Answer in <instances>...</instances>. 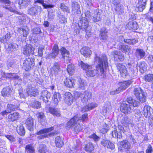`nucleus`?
I'll return each instance as SVG.
<instances>
[{
	"label": "nucleus",
	"instance_id": "obj_1",
	"mask_svg": "<svg viewBox=\"0 0 153 153\" xmlns=\"http://www.w3.org/2000/svg\"><path fill=\"white\" fill-rule=\"evenodd\" d=\"M94 57L95 63L97 64L96 69L95 70L92 68V66L86 71V75L88 76L93 77L99 73V71L101 74H103L105 70L108 67L107 58L105 54L99 55L95 53Z\"/></svg>",
	"mask_w": 153,
	"mask_h": 153
},
{
	"label": "nucleus",
	"instance_id": "obj_2",
	"mask_svg": "<svg viewBox=\"0 0 153 153\" xmlns=\"http://www.w3.org/2000/svg\"><path fill=\"white\" fill-rule=\"evenodd\" d=\"M53 129V128L52 127L40 130L37 133V135H39L37 137V138L39 140L42 139L47 137L48 135L49 136L53 135L54 133L53 132L49 133L48 134V133L51 132Z\"/></svg>",
	"mask_w": 153,
	"mask_h": 153
},
{
	"label": "nucleus",
	"instance_id": "obj_3",
	"mask_svg": "<svg viewBox=\"0 0 153 153\" xmlns=\"http://www.w3.org/2000/svg\"><path fill=\"white\" fill-rule=\"evenodd\" d=\"M34 59L28 58L22 61V67L25 70L28 71L33 68L35 65Z\"/></svg>",
	"mask_w": 153,
	"mask_h": 153
},
{
	"label": "nucleus",
	"instance_id": "obj_4",
	"mask_svg": "<svg viewBox=\"0 0 153 153\" xmlns=\"http://www.w3.org/2000/svg\"><path fill=\"white\" fill-rule=\"evenodd\" d=\"M42 11V9L40 6L34 5L28 9L27 13L31 16H35L38 13H40Z\"/></svg>",
	"mask_w": 153,
	"mask_h": 153
},
{
	"label": "nucleus",
	"instance_id": "obj_5",
	"mask_svg": "<svg viewBox=\"0 0 153 153\" xmlns=\"http://www.w3.org/2000/svg\"><path fill=\"white\" fill-rule=\"evenodd\" d=\"M87 114H85L82 116V119H80L76 115L71 118L68 122V124H80V122L84 121L87 117Z\"/></svg>",
	"mask_w": 153,
	"mask_h": 153
},
{
	"label": "nucleus",
	"instance_id": "obj_6",
	"mask_svg": "<svg viewBox=\"0 0 153 153\" xmlns=\"http://www.w3.org/2000/svg\"><path fill=\"white\" fill-rule=\"evenodd\" d=\"M27 95L30 97H35L37 95L38 92L37 89L35 87H33L31 85H29L26 89Z\"/></svg>",
	"mask_w": 153,
	"mask_h": 153
},
{
	"label": "nucleus",
	"instance_id": "obj_7",
	"mask_svg": "<svg viewBox=\"0 0 153 153\" xmlns=\"http://www.w3.org/2000/svg\"><path fill=\"white\" fill-rule=\"evenodd\" d=\"M99 37L103 42H106L108 38V30L105 27L101 28L100 30Z\"/></svg>",
	"mask_w": 153,
	"mask_h": 153
},
{
	"label": "nucleus",
	"instance_id": "obj_8",
	"mask_svg": "<svg viewBox=\"0 0 153 153\" xmlns=\"http://www.w3.org/2000/svg\"><path fill=\"white\" fill-rule=\"evenodd\" d=\"M79 28L82 30H85L86 33L88 32V30L87 29H89V27H88V22L87 20V19L84 18H82L81 20H80L78 23Z\"/></svg>",
	"mask_w": 153,
	"mask_h": 153
},
{
	"label": "nucleus",
	"instance_id": "obj_9",
	"mask_svg": "<svg viewBox=\"0 0 153 153\" xmlns=\"http://www.w3.org/2000/svg\"><path fill=\"white\" fill-rule=\"evenodd\" d=\"M116 66L117 69L120 71L121 76L123 78L126 77L128 73L125 66L122 64L118 63L116 64Z\"/></svg>",
	"mask_w": 153,
	"mask_h": 153
},
{
	"label": "nucleus",
	"instance_id": "obj_10",
	"mask_svg": "<svg viewBox=\"0 0 153 153\" xmlns=\"http://www.w3.org/2000/svg\"><path fill=\"white\" fill-rule=\"evenodd\" d=\"M102 12L101 10L97 9L94 12V15L92 19L93 21L94 22L100 21L101 20Z\"/></svg>",
	"mask_w": 153,
	"mask_h": 153
},
{
	"label": "nucleus",
	"instance_id": "obj_11",
	"mask_svg": "<svg viewBox=\"0 0 153 153\" xmlns=\"http://www.w3.org/2000/svg\"><path fill=\"white\" fill-rule=\"evenodd\" d=\"M81 96V101L83 103H86L88 100L91 98L92 93L91 92L88 91L82 92Z\"/></svg>",
	"mask_w": 153,
	"mask_h": 153
},
{
	"label": "nucleus",
	"instance_id": "obj_12",
	"mask_svg": "<svg viewBox=\"0 0 153 153\" xmlns=\"http://www.w3.org/2000/svg\"><path fill=\"white\" fill-rule=\"evenodd\" d=\"M6 50L8 53H11L16 51L18 48V46L14 43H10L5 45Z\"/></svg>",
	"mask_w": 153,
	"mask_h": 153
},
{
	"label": "nucleus",
	"instance_id": "obj_13",
	"mask_svg": "<svg viewBox=\"0 0 153 153\" xmlns=\"http://www.w3.org/2000/svg\"><path fill=\"white\" fill-rule=\"evenodd\" d=\"M131 109V105L126 103H122L121 104L120 110L124 114H129Z\"/></svg>",
	"mask_w": 153,
	"mask_h": 153
},
{
	"label": "nucleus",
	"instance_id": "obj_14",
	"mask_svg": "<svg viewBox=\"0 0 153 153\" xmlns=\"http://www.w3.org/2000/svg\"><path fill=\"white\" fill-rule=\"evenodd\" d=\"M35 48L33 47L31 45H26L23 48V53L25 55L28 56L30 54H34Z\"/></svg>",
	"mask_w": 153,
	"mask_h": 153
},
{
	"label": "nucleus",
	"instance_id": "obj_15",
	"mask_svg": "<svg viewBox=\"0 0 153 153\" xmlns=\"http://www.w3.org/2000/svg\"><path fill=\"white\" fill-rule=\"evenodd\" d=\"M101 144L104 147L110 149L111 150L114 149L115 148L114 144L108 140H102L101 141Z\"/></svg>",
	"mask_w": 153,
	"mask_h": 153
},
{
	"label": "nucleus",
	"instance_id": "obj_16",
	"mask_svg": "<svg viewBox=\"0 0 153 153\" xmlns=\"http://www.w3.org/2000/svg\"><path fill=\"white\" fill-rule=\"evenodd\" d=\"M132 82L131 80H129L120 82L119 84L120 86L118 88V90H117L118 91V92H120L125 90L131 83Z\"/></svg>",
	"mask_w": 153,
	"mask_h": 153
},
{
	"label": "nucleus",
	"instance_id": "obj_17",
	"mask_svg": "<svg viewBox=\"0 0 153 153\" xmlns=\"http://www.w3.org/2000/svg\"><path fill=\"white\" fill-rule=\"evenodd\" d=\"M65 102L68 105H70L72 103L73 101V97L69 92H66L64 95Z\"/></svg>",
	"mask_w": 153,
	"mask_h": 153
},
{
	"label": "nucleus",
	"instance_id": "obj_18",
	"mask_svg": "<svg viewBox=\"0 0 153 153\" xmlns=\"http://www.w3.org/2000/svg\"><path fill=\"white\" fill-rule=\"evenodd\" d=\"M72 11L74 13L79 14L81 13V10L79 4L77 2L74 1L71 4Z\"/></svg>",
	"mask_w": 153,
	"mask_h": 153
},
{
	"label": "nucleus",
	"instance_id": "obj_19",
	"mask_svg": "<svg viewBox=\"0 0 153 153\" xmlns=\"http://www.w3.org/2000/svg\"><path fill=\"white\" fill-rule=\"evenodd\" d=\"M40 97L41 99L45 102H48V99L50 98L51 94L50 93L48 92L47 90L42 91L41 92Z\"/></svg>",
	"mask_w": 153,
	"mask_h": 153
},
{
	"label": "nucleus",
	"instance_id": "obj_20",
	"mask_svg": "<svg viewBox=\"0 0 153 153\" xmlns=\"http://www.w3.org/2000/svg\"><path fill=\"white\" fill-rule=\"evenodd\" d=\"M62 97L60 94L58 92H55L53 95V101L54 106H56L59 102L61 100Z\"/></svg>",
	"mask_w": 153,
	"mask_h": 153
},
{
	"label": "nucleus",
	"instance_id": "obj_21",
	"mask_svg": "<svg viewBox=\"0 0 153 153\" xmlns=\"http://www.w3.org/2000/svg\"><path fill=\"white\" fill-rule=\"evenodd\" d=\"M18 32L22 34L24 37H26L28 34V28L26 26H23L18 29Z\"/></svg>",
	"mask_w": 153,
	"mask_h": 153
},
{
	"label": "nucleus",
	"instance_id": "obj_22",
	"mask_svg": "<svg viewBox=\"0 0 153 153\" xmlns=\"http://www.w3.org/2000/svg\"><path fill=\"white\" fill-rule=\"evenodd\" d=\"M143 114L145 117H150L153 113L152 109L149 106H145L144 108Z\"/></svg>",
	"mask_w": 153,
	"mask_h": 153
},
{
	"label": "nucleus",
	"instance_id": "obj_23",
	"mask_svg": "<svg viewBox=\"0 0 153 153\" xmlns=\"http://www.w3.org/2000/svg\"><path fill=\"white\" fill-rule=\"evenodd\" d=\"M60 70L59 64L57 62H55L52 68L51 72L52 74L55 76L57 75L60 71Z\"/></svg>",
	"mask_w": 153,
	"mask_h": 153
},
{
	"label": "nucleus",
	"instance_id": "obj_24",
	"mask_svg": "<svg viewBox=\"0 0 153 153\" xmlns=\"http://www.w3.org/2000/svg\"><path fill=\"white\" fill-rule=\"evenodd\" d=\"M80 52L85 57H88L91 54V50L88 47H85L82 48L80 50Z\"/></svg>",
	"mask_w": 153,
	"mask_h": 153
},
{
	"label": "nucleus",
	"instance_id": "obj_25",
	"mask_svg": "<svg viewBox=\"0 0 153 153\" xmlns=\"http://www.w3.org/2000/svg\"><path fill=\"white\" fill-rule=\"evenodd\" d=\"M117 120L120 123L124 124H129L131 123L130 120L127 117L119 116L117 118Z\"/></svg>",
	"mask_w": 153,
	"mask_h": 153
},
{
	"label": "nucleus",
	"instance_id": "obj_26",
	"mask_svg": "<svg viewBox=\"0 0 153 153\" xmlns=\"http://www.w3.org/2000/svg\"><path fill=\"white\" fill-rule=\"evenodd\" d=\"M75 81L72 79L66 78L64 81V83L67 87L68 88H72L75 84Z\"/></svg>",
	"mask_w": 153,
	"mask_h": 153
},
{
	"label": "nucleus",
	"instance_id": "obj_27",
	"mask_svg": "<svg viewBox=\"0 0 153 153\" xmlns=\"http://www.w3.org/2000/svg\"><path fill=\"white\" fill-rule=\"evenodd\" d=\"M134 93L136 97H138V96L142 95V96H145V92L139 87L135 88L134 90Z\"/></svg>",
	"mask_w": 153,
	"mask_h": 153
},
{
	"label": "nucleus",
	"instance_id": "obj_28",
	"mask_svg": "<svg viewBox=\"0 0 153 153\" xmlns=\"http://www.w3.org/2000/svg\"><path fill=\"white\" fill-rule=\"evenodd\" d=\"M126 27L129 30L132 29L135 30L137 29L138 28V25L136 22H129L126 25Z\"/></svg>",
	"mask_w": 153,
	"mask_h": 153
},
{
	"label": "nucleus",
	"instance_id": "obj_29",
	"mask_svg": "<svg viewBox=\"0 0 153 153\" xmlns=\"http://www.w3.org/2000/svg\"><path fill=\"white\" fill-rule=\"evenodd\" d=\"M17 102L16 101V102H15L14 104H8L7 105V109L9 111H10V112L12 111H15L19 108V105Z\"/></svg>",
	"mask_w": 153,
	"mask_h": 153
},
{
	"label": "nucleus",
	"instance_id": "obj_30",
	"mask_svg": "<svg viewBox=\"0 0 153 153\" xmlns=\"http://www.w3.org/2000/svg\"><path fill=\"white\" fill-rule=\"evenodd\" d=\"M145 53L143 49H137L135 52L136 57L138 59H141L144 57Z\"/></svg>",
	"mask_w": 153,
	"mask_h": 153
},
{
	"label": "nucleus",
	"instance_id": "obj_31",
	"mask_svg": "<svg viewBox=\"0 0 153 153\" xmlns=\"http://www.w3.org/2000/svg\"><path fill=\"white\" fill-rule=\"evenodd\" d=\"M48 110L49 112L53 115L57 117L60 116V111L58 108L53 107H50Z\"/></svg>",
	"mask_w": 153,
	"mask_h": 153
},
{
	"label": "nucleus",
	"instance_id": "obj_32",
	"mask_svg": "<svg viewBox=\"0 0 153 153\" xmlns=\"http://www.w3.org/2000/svg\"><path fill=\"white\" fill-rule=\"evenodd\" d=\"M52 51V52L49 54V56L51 58H55L56 56H57L59 52V50L57 45H54Z\"/></svg>",
	"mask_w": 153,
	"mask_h": 153
},
{
	"label": "nucleus",
	"instance_id": "obj_33",
	"mask_svg": "<svg viewBox=\"0 0 153 153\" xmlns=\"http://www.w3.org/2000/svg\"><path fill=\"white\" fill-rule=\"evenodd\" d=\"M117 48L123 53H126L130 50V48L128 46L122 45L120 44L118 45Z\"/></svg>",
	"mask_w": 153,
	"mask_h": 153
},
{
	"label": "nucleus",
	"instance_id": "obj_34",
	"mask_svg": "<svg viewBox=\"0 0 153 153\" xmlns=\"http://www.w3.org/2000/svg\"><path fill=\"white\" fill-rule=\"evenodd\" d=\"M11 91V89L9 87L4 88L1 91L2 95L4 97H8L10 95Z\"/></svg>",
	"mask_w": 153,
	"mask_h": 153
},
{
	"label": "nucleus",
	"instance_id": "obj_35",
	"mask_svg": "<svg viewBox=\"0 0 153 153\" xmlns=\"http://www.w3.org/2000/svg\"><path fill=\"white\" fill-rule=\"evenodd\" d=\"M44 0H36L34 1V4L39 3L42 5L44 8H53L54 7V5L52 4H47L44 3Z\"/></svg>",
	"mask_w": 153,
	"mask_h": 153
},
{
	"label": "nucleus",
	"instance_id": "obj_36",
	"mask_svg": "<svg viewBox=\"0 0 153 153\" xmlns=\"http://www.w3.org/2000/svg\"><path fill=\"white\" fill-rule=\"evenodd\" d=\"M94 147L93 144L90 142L85 144L84 148L85 150L87 152H90L94 150Z\"/></svg>",
	"mask_w": 153,
	"mask_h": 153
},
{
	"label": "nucleus",
	"instance_id": "obj_37",
	"mask_svg": "<svg viewBox=\"0 0 153 153\" xmlns=\"http://www.w3.org/2000/svg\"><path fill=\"white\" fill-rule=\"evenodd\" d=\"M30 1V0H19L18 4L20 8L22 9L27 6Z\"/></svg>",
	"mask_w": 153,
	"mask_h": 153
},
{
	"label": "nucleus",
	"instance_id": "obj_38",
	"mask_svg": "<svg viewBox=\"0 0 153 153\" xmlns=\"http://www.w3.org/2000/svg\"><path fill=\"white\" fill-rule=\"evenodd\" d=\"M137 69L138 67L140 68V71L142 72V71H145L146 70L147 68V64L144 62H141L140 63H138L137 65Z\"/></svg>",
	"mask_w": 153,
	"mask_h": 153
},
{
	"label": "nucleus",
	"instance_id": "obj_39",
	"mask_svg": "<svg viewBox=\"0 0 153 153\" xmlns=\"http://www.w3.org/2000/svg\"><path fill=\"white\" fill-rule=\"evenodd\" d=\"M19 113L16 112L9 115L8 118L12 121H13L17 120L19 117Z\"/></svg>",
	"mask_w": 153,
	"mask_h": 153
},
{
	"label": "nucleus",
	"instance_id": "obj_40",
	"mask_svg": "<svg viewBox=\"0 0 153 153\" xmlns=\"http://www.w3.org/2000/svg\"><path fill=\"white\" fill-rule=\"evenodd\" d=\"M115 8V11L118 15L122 14L124 13L123 6L122 5H117Z\"/></svg>",
	"mask_w": 153,
	"mask_h": 153
},
{
	"label": "nucleus",
	"instance_id": "obj_41",
	"mask_svg": "<svg viewBox=\"0 0 153 153\" xmlns=\"http://www.w3.org/2000/svg\"><path fill=\"white\" fill-rule=\"evenodd\" d=\"M29 103L30 107L37 109L39 108L41 106L40 103L36 100L32 101Z\"/></svg>",
	"mask_w": 153,
	"mask_h": 153
},
{
	"label": "nucleus",
	"instance_id": "obj_42",
	"mask_svg": "<svg viewBox=\"0 0 153 153\" xmlns=\"http://www.w3.org/2000/svg\"><path fill=\"white\" fill-rule=\"evenodd\" d=\"M120 144L122 147L125 149H128L130 148L131 144L127 140H123L120 142Z\"/></svg>",
	"mask_w": 153,
	"mask_h": 153
},
{
	"label": "nucleus",
	"instance_id": "obj_43",
	"mask_svg": "<svg viewBox=\"0 0 153 153\" xmlns=\"http://www.w3.org/2000/svg\"><path fill=\"white\" fill-rule=\"evenodd\" d=\"M11 36V34L10 33H7L3 37L0 38V41L4 43H6Z\"/></svg>",
	"mask_w": 153,
	"mask_h": 153
},
{
	"label": "nucleus",
	"instance_id": "obj_44",
	"mask_svg": "<svg viewBox=\"0 0 153 153\" xmlns=\"http://www.w3.org/2000/svg\"><path fill=\"white\" fill-rule=\"evenodd\" d=\"M17 132L21 135H24L25 133L24 127L22 125H19L16 127Z\"/></svg>",
	"mask_w": 153,
	"mask_h": 153
},
{
	"label": "nucleus",
	"instance_id": "obj_45",
	"mask_svg": "<svg viewBox=\"0 0 153 153\" xmlns=\"http://www.w3.org/2000/svg\"><path fill=\"white\" fill-rule=\"evenodd\" d=\"M47 147L46 146L43 144H40L38 148V153H46Z\"/></svg>",
	"mask_w": 153,
	"mask_h": 153
},
{
	"label": "nucleus",
	"instance_id": "obj_46",
	"mask_svg": "<svg viewBox=\"0 0 153 153\" xmlns=\"http://www.w3.org/2000/svg\"><path fill=\"white\" fill-rule=\"evenodd\" d=\"M78 88L82 90L84 89L85 88V87L86 86V84L85 81L81 79L78 80Z\"/></svg>",
	"mask_w": 153,
	"mask_h": 153
},
{
	"label": "nucleus",
	"instance_id": "obj_47",
	"mask_svg": "<svg viewBox=\"0 0 153 153\" xmlns=\"http://www.w3.org/2000/svg\"><path fill=\"white\" fill-rule=\"evenodd\" d=\"M127 101L129 104L132 105L134 107L137 106L139 104V102L133 99L131 97L127 98Z\"/></svg>",
	"mask_w": 153,
	"mask_h": 153
},
{
	"label": "nucleus",
	"instance_id": "obj_48",
	"mask_svg": "<svg viewBox=\"0 0 153 153\" xmlns=\"http://www.w3.org/2000/svg\"><path fill=\"white\" fill-rule=\"evenodd\" d=\"M55 143L56 147L60 148L62 146L64 143L62 140L61 139L59 136L55 138Z\"/></svg>",
	"mask_w": 153,
	"mask_h": 153
},
{
	"label": "nucleus",
	"instance_id": "obj_49",
	"mask_svg": "<svg viewBox=\"0 0 153 153\" xmlns=\"http://www.w3.org/2000/svg\"><path fill=\"white\" fill-rule=\"evenodd\" d=\"M75 69V66L74 64H69L68 65L67 71L69 74H72Z\"/></svg>",
	"mask_w": 153,
	"mask_h": 153
},
{
	"label": "nucleus",
	"instance_id": "obj_50",
	"mask_svg": "<svg viewBox=\"0 0 153 153\" xmlns=\"http://www.w3.org/2000/svg\"><path fill=\"white\" fill-rule=\"evenodd\" d=\"M3 75L2 77L4 78H8L11 79H14L16 74L15 73H8L6 74L5 73H3Z\"/></svg>",
	"mask_w": 153,
	"mask_h": 153
},
{
	"label": "nucleus",
	"instance_id": "obj_51",
	"mask_svg": "<svg viewBox=\"0 0 153 153\" xmlns=\"http://www.w3.org/2000/svg\"><path fill=\"white\" fill-rule=\"evenodd\" d=\"M79 65L81 67V68L84 70H85L86 71H87L88 69L89 68L90 66L91 65H89L87 63H84L82 61H80L79 62Z\"/></svg>",
	"mask_w": 153,
	"mask_h": 153
},
{
	"label": "nucleus",
	"instance_id": "obj_52",
	"mask_svg": "<svg viewBox=\"0 0 153 153\" xmlns=\"http://www.w3.org/2000/svg\"><path fill=\"white\" fill-rule=\"evenodd\" d=\"M72 28H73L74 32L76 34H79L80 32V29L79 25L77 23L73 24L71 26Z\"/></svg>",
	"mask_w": 153,
	"mask_h": 153
},
{
	"label": "nucleus",
	"instance_id": "obj_53",
	"mask_svg": "<svg viewBox=\"0 0 153 153\" xmlns=\"http://www.w3.org/2000/svg\"><path fill=\"white\" fill-rule=\"evenodd\" d=\"M111 106L110 103L108 102H106L105 106L103 108L102 111L104 114H105L108 111L111 109Z\"/></svg>",
	"mask_w": 153,
	"mask_h": 153
},
{
	"label": "nucleus",
	"instance_id": "obj_54",
	"mask_svg": "<svg viewBox=\"0 0 153 153\" xmlns=\"http://www.w3.org/2000/svg\"><path fill=\"white\" fill-rule=\"evenodd\" d=\"M124 42L129 45H134L138 42V40L135 39H125Z\"/></svg>",
	"mask_w": 153,
	"mask_h": 153
},
{
	"label": "nucleus",
	"instance_id": "obj_55",
	"mask_svg": "<svg viewBox=\"0 0 153 153\" xmlns=\"http://www.w3.org/2000/svg\"><path fill=\"white\" fill-rule=\"evenodd\" d=\"M146 4L137 3L136 5L137 8L138 12H142L145 8Z\"/></svg>",
	"mask_w": 153,
	"mask_h": 153
},
{
	"label": "nucleus",
	"instance_id": "obj_56",
	"mask_svg": "<svg viewBox=\"0 0 153 153\" xmlns=\"http://www.w3.org/2000/svg\"><path fill=\"white\" fill-rule=\"evenodd\" d=\"M25 150L27 153H34L35 150L31 145H28L26 146Z\"/></svg>",
	"mask_w": 153,
	"mask_h": 153
},
{
	"label": "nucleus",
	"instance_id": "obj_57",
	"mask_svg": "<svg viewBox=\"0 0 153 153\" xmlns=\"http://www.w3.org/2000/svg\"><path fill=\"white\" fill-rule=\"evenodd\" d=\"M144 80L148 82L153 81V74H149L146 75L144 76Z\"/></svg>",
	"mask_w": 153,
	"mask_h": 153
},
{
	"label": "nucleus",
	"instance_id": "obj_58",
	"mask_svg": "<svg viewBox=\"0 0 153 153\" xmlns=\"http://www.w3.org/2000/svg\"><path fill=\"white\" fill-rule=\"evenodd\" d=\"M26 16L25 14L21 15L18 17L19 21L22 24L25 22L26 21Z\"/></svg>",
	"mask_w": 153,
	"mask_h": 153
},
{
	"label": "nucleus",
	"instance_id": "obj_59",
	"mask_svg": "<svg viewBox=\"0 0 153 153\" xmlns=\"http://www.w3.org/2000/svg\"><path fill=\"white\" fill-rule=\"evenodd\" d=\"M64 12H66L68 13H70V10L68 7L66 6L65 4L62 3L59 7Z\"/></svg>",
	"mask_w": 153,
	"mask_h": 153
},
{
	"label": "nucleus",
	"instance_id": "obj_60",
	"mask_svg": "<svg viewBox=\"0 0 153 153\" xmlns=\"http://www.w3.org/2000/svg\"><path fill=\"white\" fill-rule=\"evenodd\" d=\"M61 53L62 55V58L64 57V56H69V52L64 48H62L60 49Z\"/></svg>",
	"mask_w": 153,
	"mask_h": 153
},
{
	"label": "nucleus",
	"instance_id": "obj_61",
	"mask_svg": "<svg viewBox=\"0 0 153 153\" xmlns=\"http://www.w3.org/2000/svg\"><path fill=\"white\" fill-rule=\"evenodd\" d=\"M72 130H74L76 133L82 130L83 128L81 126V125H76L72 126Z\"/></svg>",
	"mask_w": 153,
	"mask_h": 153
},
{
	"label": "nucleus",
	"instance_id": "obj_62",
	"mask_svg": "<svg viewBox=\"0 0 153 153\" xmlns=\"http://www.w3.org/2000/svg\"><path fill=\"white\" fill-rule=\"evenodd\" d=\"M25 124H33V119L31 117H27L25 120Z\"/></svg>",
	"mask_w": 153,
	"mask_h": 153
},
{
	"label": "nucleus",
	"instance_id": "obj_63",
	"mask_svg": "<svg viewBox=\"0 0 153 153\" xmlns=\"http://www.w3.org/2000/svg\"><path fill=\"white\" fill-rule=\"evenodd\" d=\"M19 94L21 98L25 99L26 97H28L27 95L26 91L25 92H24L22 89H20L19 90Z\"/></svg>",
	"mask_w": 153,
	"mask_h": 153
},
{
	"label": "nucleus",
	"instance_id": "obj_64",
	"mask_svg": "<svg viewBox=\"0 0 153 153\" xmlns=\"http://www.w3.org/2000/svg\"><path fill=\"white\" fill-rule=\"evenodd\" d=\"M145 97H144V96H142V95H140L138 96V97H137V98L141 102H145L146 100V94L145 92Z\"/></svg>",
	"mask_w": 153,
	"mask_h": 153
}]
</instances>
